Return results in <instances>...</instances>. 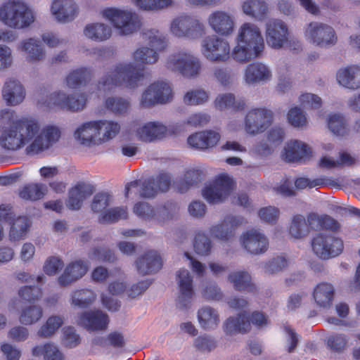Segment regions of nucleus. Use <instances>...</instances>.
I'll list each match as a JSON object with an SVG mask.
<instances>
[{"mask_svg":"<svg viewBox=\"0 0 360 360\" xmlns=\"http://www.w3.org/2000/svg\"><path fill=\"white\" fill-rule=\"evenodd\" d=\"M208 22L214 32L221 35H229L233 31V18L226 12L216 11L210 15Z\"/></svg>","mask_w":360,"mask_h":360,"instance_id":"nucleus-23","label":"nucleus"},{"mask_svg":"<svg viewBox=\"0 0 360 360\" xmlns=\"http://www.w3.org/2000/svg\"><path fill=\"white\" fill-rule=\"evenodd\" d=\"M166 67L184 77L195 78L200 75L202 65L200 59L191 52L179 51L168 56Z\"/></svg>","mask_w":360,"mask_h":360,"instance_id":"nucleus-5","label":"nucleus"},{"mask_svg":"<svg viewBox=\"0 0 360 360\" xmlns=\"http://www.w3.org/2000/svg\"><path fill=\"white\" fill-rule=\"evenodd\" d=\"M179 207L172 202H167L163 206L155 209V217L154 220L158 222H164L165 220L172 219L177 212Z\"/></svg>","mask_w":360,"mask_h":360,"instance_id":"nucleus-55","label":"nucleus"},{"mask_svg":"<svg viewBox=\"0 0 360 360\" xmlns=\"http://www.w3.org/2000/svg\"><path fill=\"white\" fill-rule=\"evenodd\" d=\"M111 195L107 192L96 193L91 203V209L94 212H102L110 204Z\"/></svg>","mask_w":360,"mask_h":360,"instance_id":"nucleus-60","label":"nucleus"},{"mask_svg":"<svg viewBox=\"0 0 360 360\" xmlns=\"http://www.w3.org/2000/svg\"><path fill=\"white\" fill-rule=\"evenodd\" d=\"M334 294L333 287L326 283L319 284L314 291V298L318 305L322 307H329Z\"/></svg>","mask_w":360,"mask_h":360,"instance_id":"nucleus-42","label":"nucleus"},{"mask_svg":"<svg viewBox=\"0 0 360 360\" xmlns=\"http://www.w3.org/2000/svg\"><path fill=\"white\" fill-rule=\"evenodd\" d=\"M215 106L219 110L233 109L234 110H243L245 102L242 98L236 99L233 94L228 93L219 94L215 99Z\"/></svg>","mask_w":360,"mask_h":360,"instance_id":"nucleus-41","label":"nucleus"},{"mask_svg":"<svg viewBox=\"0 0 360 360\" xmlns=\"http://www.w3.org/2000/svg\"><path fill=\"white\" fill-rule=\"evenodd\" d=\"M94 77L92 69L80 68L70 72L66 77V84L70 89H77L87 84Z\"/></svg>","mask_w":360,"mask_h":360,"instance_id":"nucleus-32","label":"nucleus"},{"mask_svg":"<svg viewBox=\"0 0 360 360\" xmlns=\"http://www.w3.org/2000/svg\"><path fill=\"white\" fill-rule=\"evenodd\" d=\"M143 76V70L138 69L132 63L116 64L99 79L97 84L98 95H105L118 86L135 89Z\"/></svg>","mask_w":360,"mask_h":360,"instance_id":"nucleus-2","label":"nucleus"},{"mask_svg":"<svg viewBox=\"0 0 360 360\" xmlns=\"http://www.w3.org/2000/svg\"><path fill=\"white\" fill-rule=\"evenodd\" d=\"M46 191V186L42 184H31L19 191V196L24 200H37L44 197Z\"/></svg>","mask_w":360,"mask_h":360,"instance_id":"nucleus-47","label":"nucleus"},{"mask_svg":"<svg viewBox=\"0 0 360 360\" xmlns=\"http://www.w3.org/2000/svg\"><path fill=\"white\" fill-rule=\"evenodd\" d=\"M88 255L91 259L102 262H113L115 259L114 253L110 249L104 247L93 248Z\"/></svg>","mask_w":360,"mask_h":360,"instance_id":"nucleus-61","label":"nucleus"},{"mask_svg":"<svg viewBox=\"0 0 360 360\" xmlns=\"http://www.w3.org/2000/svg\"><path fill=\"white\" fill-rule=\"evenodd\" d=\"M167 132V127L158 122H150L139 127L137 130L139 139L144 142H153L162 139Z\"/></svg>","mask_w":360,"mask_h":360,"instance_id":"nucleus-30","label":"nucleus"},{"mask_svg":"<svg viewBox=\"0 0 360 360\" xmlns=\"http://www.w3.org/2000/svg\"><path fill=\"white\" fill-rule=\"evenodd\" d=\"M224 328L225 333L230 335L248 332L250 328L249 315L243 311L236 317H229L225 321Z\"/></svg>","mask_w":360,"mask_h":360,"instance_id":"nucleus-33","label":"nucleus"},{"mask_svg":"<svg viewBox=\"0 0 360 360\" xmlns=\"http://www.w3.org/2000/svg\"><path fill=\"white\" fill-rule=\"evenodd\" d=\"M288 119L291 125L295 127H302L307 123V117L304 112L297 107L290 110Z\"/></svg>","mask_w":360,"mask_h":360,"instance_id":"nucleus-63","label":"nucleus"},{"mask_svg":"<svg viewBox=\"0 0 360 360\" xmlns=\"http://www.w3.org/2000/svg\"><path fill=\"white\" fill-rule=\"evenodd\" d=\"M267 10V5L264 1L249 0L245 1L243 5V11L245 14L259 20L265 16Z\"/></svg>","mask_w":360,"mask_h":360,"instance_id":"nucleus-46","label":"nucleus"},{"mask_svg":"<svg viewBox=\"0 0 360 360\" xmlns=\"http://www.w3.org/2000/svg\"><path fill=\"white\" fill-rule=\"evenodd\" d=\"M86 101L84 93L68 95L59 91L51 94L43 104L48 107L56 106L63 110L78 112L85 108Z\"/></svg>","mask_w":360,"mask_h":360,"instance_id":"nucleus-8","label":"nucleus"},{"mask_svg":"<svg viewBox=\"0 0 360 360\" xmlns=\"http://www.w3.org/2000/svg\"><path fill=\"white\" fill-rule=\"evenodd\" d=\"M133 212L139 218L152 220L155 217V208L146 202H138L133 207Z\"/></svg>","mask_w":360,"mask_h":360,"instance_id":"nucleus-57","label":"nucleus"},{"mask_svg":"<svg viewBox=\"0 0 360 360\" xmlns=\"http://www.w3.org/2000/svg\"><path fill=\"white\" fill-rule=\"evenodd\" d=\"M96 295L94 292L88 289L77 290L72 297V304L79 308L88 307L94 301Z\"/></svg>","mask_w":360,"mask_h":360,"instance_id":"nucleus-51","label":"nucleus"},{"mask_svg":"<svg viewBox=\"0 0 360 360\" xmlns=\"http://www.w3.org/2000/svg\"><path fill=\"white\" fill-rule=\"evenodd\" d=\"M228 279L236 290L252 293L257 291L256 286L251 282L250 275L246 271L233 272L229 275Z\"/></svg>","mask_w":360,"mask_h":360,"instance_id":"nucleus-39","label":"nucleus"},{"mask_svg":"<svg viewBox=\"0 0 360 360\" xmlns=\"http://www.w3.org/2000/svg\"><path fill=\"white\" fill-rule=\"evenodd\" d=\"M63 323V318L60 316H50L45 324L38 331L41 337L47 338L52 335Z\"/></svg>","mask_w":360,"mask_h":360,"instance_id":"nucleus-54","label":"nucleus"},{"mask_svg":"<svg viewBox=\"0 0 360 360\" xmlns=\"http://www.w3.org/2000/svg\"><path fill=\"white\" fill-rule=\"evenodd\" d=\"M311 247L319 257L328 259L340 255L343 251L344 244L340 238L319 233L312 239Z\"/></svg>","mask_w":360,"mask_h":360,"instance_id":"nucleus-9","label":"nucleus"},{"mask_svg":"<svg viewBox=\"0 0 360 360\" xmlns=\"http://www.w3.org/2000/svg\"><path fill=\"white\" fill-rule=\"evenodd\" d=\"M170 30L177 37L189 39L199 38L205 33L203 24L197 18L189 15H181L174 19Z\"/></svg>","mask_w":360,"mask_h":360,"instance_id":"nucleus-10","label":"nucleus"},{"mask_svg":"<svg viewBox=\"0 0 360 360\" xmlns=\"http://www.w3.org/2000/svg\"><path fill=\"white\" fill-rule=\"evenodd\" d=\"M337 79L343 86L356 89L360 87V67L352 65L340 70L337 73Z\"/></svg>","mask_w":360,"mask_h":360,"instance_id":"nucleus-31","label":"nucleus"},{"mask_svg":"<svg viewBox=\"0 0 360 360\" xmlns=\"http://www.w3.org/2000/svg\"><path fill=\"white\" fill-rule=\"evenodd\" d=\"M273 112L264 108H256L248 112L245 120V129L250 134L264 131L271 124Z\"/></svg>","mask_w":360,"mask_h":360,"instance_id":"nucleus-14","label":"nucleus"},{"mask_svg":"<svg viewBox=\"0 0 360 360\" xmlns=\"http://www.w3.org/2000/svg\"><path fill=\"white\" fill-rule=\"evenodd\" d=\"M18 295L26 302H34L42 297V292L38 286L25 285L19 289Z\"/></svg>","mask_w":360,"mask_h":360,"instance_id":"nucleus-58","label":"nucleus"},{"mask_svg":"<svg viewBox=\"0 0 360 360\" xmlns=\"http://www.w3.org/2000/svg\"><path fill=\"white\" fill-rule=\"evenodd\" d=\"M304 37L309 43L321 48L333 46L338 41L334 28L326 23L317 21L307 25Z\"/></svg>","mask_w":360,"mask_h":360,"instance_id":"nucleus-7","label":"nucleus"},{"mask_svg":"<svg viewBox=\"0 0 360 360\" xmlns=\"http://www.w3.org/2000/svg\"><path fill=\"white\" fill-rule=\"evenodd\" d=\"M34 20L32 11L20 1H8L0 8V20L10 27L24 28L28 27Z\"/></svg>","mask_w":360,"mask_h":360,"instance_id":"nucleus-4","label":"nucleus"},{"mask_svg":"<svg viewBox=\"0 0 360 360\" xmlns=\"http://www.w3.org/2000/svg\"><path fill=\"white\" fill-rule=\"evenodd\" d=\"M98 122L99 123L101 139H103V141L114 138L120 131V127L117 122L106 120H100Z\"/></svg>","mask_w":360,"mask_h":360,"instance_id":"nucleus-56","label":"nucleus"},{"mask_svg":"<svg viewBox=\"0 0 360 360\" xmlns=\"http://www.w3.org/2000/svg\"><path fill=\"white\" fill-rule=\"evenodd\" d=\"M143 39L147 41L150 49L157 53L164 51L168 46L167 37L155 30H148L143 32Z\"/></svg>","mask_w":360,"mask_h":360,"instance_id":"nucleus-40","label":"nucleus"},{"mask_svg":"<svg viewBox=\"0 0 360 360\" xmlns=\"http://www.w3.org/2000/svg\"><path fill=\"white\" fill-rule=\"evenodd\" d=\"M106 108L116 115H124L130 107L129 101L121 97H110L105 101Z\"/></svg>","mask_w":360,"mask_h":360,"instance_id":"nucleus-53","label":"nucleus"},{"mask_svg":"<svg viewBox=\"0 0 360 360\" xmlns=\"http://www.w3.org/2000/svg\"><path fill=\"white\" fill-rule=\"evenodd\" d=\"M89 269L88 264L82 260H77L69 264L63 274L58 278V283L65 287L86 274Z\"/></svg>","mask_w":360,"mask_h":360,"instance_id":"nucleus-27","label":"nucleus"},{"mask_svg":"<svg viewBox=\"0 0 360 360\" xmlns=\"http://www.w3.org/2000/svg\"><path fill=\"white\" fill-rule=\"evenodd\" d=\"M233 186L232 179L228 176L221 175L202 190V196L209 203H221L230 195Z\"/></svg>","mask_w":360,"mask_h":360,"instance_id":"nucleus-11","label":"nucleus"},{"mask_svg":"<svg viewBox=\"0 0 360 360\" xmlns=\"http://www.w3.org/2000/svg\"><path fill=\"white\" fill-rule=\"evenodd\" d=\"M51 13L60 22L72 21L78 14V7L73 0H54Z\"/></svg>","mask_w":360,"mask_h":360,"instance_id":"nucleus-21","label":"nucleus"},{"mask_svg":"<svg viewBox=\"0 0 360 360\" xmlns=\"http://www.w3.org/2000/svg\"><path fill=\"white\" fill-rule=\"evenodd\" d=\"M74 137L79 144L86 147L99 145L103 142L98 121H91L82 124L75 130Z\"/></svg>","mask_w":360,"mask_h":360,"instance_id":"nucleus-16","label":"nucleus"},{"mask_svg":"<svg viewBox=\"0 0 360 360\" xmlns=\"http://www.w3.org/2000/svg\"><path fill=\"white\" fill-rule=\"evenodd\" d=\"M139 187V195L142 198H154L158 194L154 178H148L140 183L139 180L132 181L125 186V196L128 197L131 188Z\"/></svg>","mask_w":360,"mask_h":360,"instance_id":"nucleus-34","label":"nucleus"},{"mask_svg":"<svg viewBox=\"0 0 360 360\" xmlns=\"http://www.w3.org/2000/svg\"><path fill=\"white\" fill-rule=\"evenodd\" d=\"M137 271L142 275L158 272L162 266V259L158 252L150 250L136 261Z\"/></svg>","mask_w":360,"mask_h":360,"instance_id":"nucleus-24","label":"nucleus"},{"mask_svg":"<svg viewBox=\"0 0 360 360\" xmlns=\"http://www.w3.org/2000/svg\"><path fill=\"white\" fill-rule=\"evenodd\" d=\"M22 49L27 53L28 62H39L44 59L46 51L41 41L30 38L22 42Z\"/></svg>","mask_w":360,"mask_h":360,"instance_id":"nucleus-35","label":"nucleus"},{"mask_svg":"<svg viewBox=\"0 0 360 360\" xmlns=\"http://www.w3.org/2000/svg\"><path fill=\"white\" fill-rule=\"evenodd\" d=\"M288 262L286 259L281 256H278L270 259L264 265V272L269 274H274L279 272L286 267Z\"/></svg>","mask_w":360,"mask_h":360,"instance_id":"nucleus-62","label":"nucleus"},{"mask_svg":"<svg viewBox=\"0 0 360 360\" xmlns=\"http://www.w3.org/2000/svg\"><path fill=\"white\" fill-rule=\"evenodd\" d=\"M102 15L108 20L121 35H129L141 27V20L137 14L117 8H108L102 11Z\"/></svg>","mask_w":360,"mask_h":360,"instance_id":"nucleus-6","label":"nucleus"},{"mask_svg":"<svg viewBox=\"0 0 360 360\" xmlns=\"http://www.w3.org/2000/svg\"><path fill=\"white\" fill-rule=\"evenodd\" d=\"M176 282L179 285L176 305L181 309L188 308L194 294L193 279L190 272L186 269L178 271L176 273Z\"/></svg>","mask_w":360,"mask_h":360,"instance_id":"nucleus-17","label":"nucleus"},{"mask_svg":"<svg viewBox=\"0 0 360 360\" xmlns=\"http://www.w3.org/2000/svg\"><path fill=\"white\" fill-rule=\"evenodd\" d=\"M11 224L9 232L11 240L16 241L24 239L30 225L28 219L26 217H19L15 220L13 219Z\"/></svg>","mask_w":360,"mask_h":360,"instance_id":"nucleus-44","label":"nucleus"},{"mask_svg":"<svg viewBox=\"0 0 360 360\" xmlns=\"http://www.w3.org/2000/svg\"><path fill=\"white\" fill-rule=\"evenodd\" d=\"M311 153L310 148L300 141L289 142L285 148V159L288 162H305Z\"/></svg>","mask_w":360,"mask_h":360,"instance_id":"nucleus-29","label":"nucleus"},{"mask_svg":"<svg viewBox=\"0 0 360 360\" xmlns=\"http://www.w3.org/2000/svg\"><path fill=\"white\" fill-rule=\"evenodd\" d=\"M208 99L207 94L203 90H195L188 92L184 96V102L188 105H200Z\"/></svg>","mask_w":360,"mask_h":360,"instance_id":"nucleus-64","label":"nucleus"},{"mask_svg":"<svg viewBox=\"0 0 360 360\" xmlns=\"http://www.w3.org/2000/svg\"><path fill=\"white\" fill-rule=\"evenodd\" d=\"M220 139L221 135L218 132L208 130L191 135L187 141L191 148L205 150L217 146Z\"/></svg>","mask_w":360,"mask_h":360,"instance_id":"nucleus-26","label":"nucleus"},{"mask_svg":"<svg viewBox=\"0 0 360 360\" xmlns=\"http://www.w3.org/2000/svg\"><path fill=\"white\" fill-rule=\"evenodd\" d=\"M245 221L242 217L229 215L221 224L213 226L210 232L214 238L227 241L233 237L235 229Z\"/></svg>","mask_w":360,"mask_h":360,"instance_id":"nucleus-18","label":"nucleus"},{"mask_svg":"<svg viewBox=\"0 0 360 360\" xmlns=\"http://www.w3.org/2000/svg\"><path fill=\"white\" fill-rule=\"evenodd\" d=\"M133 57L136 62L145 64H155L159 59L158 53L146 46L138 49L134 53Z\"/></svg>","mask_w":360,"mask_h":360,"instance_id":"nucleus-50","label":"nucleus"},{"mask_svg":"<svg viewBox=\"0 0 360 360\" xmlns=\"http://www.w3.org/2000/svg\"><path fill=\"white\" fill-rule=\"evenodd\" d=\"M271 78V72L263 63H255L250 64L245 70V80L248 84H256L269 81Z\"/></svg>","mask_w":360,"mask_h":360,"instance_id":"nucleus-28","label":"nucleus"},{"mask_svg":"<svg viewBox=\"0 0 360 360\" xmlns=\"http://www.w3.org/2000/svg\"><path fill=\"white\" fill-rule=\"evenodd\" d=\"M204 173L200 169H190L183 179L175 182V187L181 193L187 192L191 187L197 186L203 179Z\"/></svg>","mask_w":360,"mask_h":360,"instance_id":"nucleus-36","label":"nucleus"},{"mask_svg":"<svg viewBox=\"0 0 360 360\" xmlns=\"http://www.w3.org/2000/svg\"><path fill=\"white\" fill-rule=\"evenodd\" d=\"M243 245L249 253L260 255L268 250L269 240L264 233L251 229L243 236Z\"/></svg>","mask_w":360,"mask_h":360,"instance_id":"nucleus-19","label":"nucleus"},{"mask_svg":"<svg viewBox=\"0 0 360 360\" xmlns=\"http://www.w3.org/2000/svg\"><path fill=\"white\" fill-rule=\"evenodd\" d=\"M39 129L40 126L34 120H18L2 131L0 146L8 151H15L35 138L26 148L27 155H35L49 148L60 138V131L55 127L48 126L39 134Z\"/></svg>","mask_w":360,"mask_h":360,"instance_id":"nucleus-1","label":"nucleus"},{"mask_svg":"<svg viewBox=\"0 0 360 360\" xmlns=\"http://www.w3.org/2000/svg\"><path fill=\"white\" fill-rule=\"evenodd\" d=\"M202 53L210 60L224 62L230 56L229 44L216 36H208L202 41Z\"/></svg>","mask_w":360,"mask_h":360,"instance_id":"nucleus-12","label":"nucleus"},{"mask_svg":"<svg viewBox=\"0 0 360 360\" xmlns=\"http://www.w3.org/2000/svg\"><path fill=\"white\" fill-rule=\"evenodd\" d=\"M289 233L295 239L304 238L309 234L307 222L304 215L297 214L292 217Z\"/></svg>","mask_w":360,"mask_h":360,"instance_id":"nucleus-43","label":"nucleus"},{"mask_svg":"<svg viewBox=\"0 0 360 360\" xmlns=\"http://www.w3.org/2000/svg\"><path fill=\"white\" fill-rule=\"evenodd\" d=\"M266 34L268 45L274 49L280 50L285 47L290 32L283 21L272 19L266 24Z\"/></svg>","mask_w":360,"mask_h":360,"instance_id":"nucleus-15","label":"nucleus"},{"mask_svg":"<svg viewBox=\"0 0 360 360\" xmlns=\"http://www.w3.org/2000/svg\"><path fill=\"white\" fill-rule=\"evenodd\" d=\"M193 249L195 252L200 256L210 255L212 249L210 238L205 233H197L194 238Z\"/></svg>","mask_w":360,"mask_h":360,"instance_id":"nucleus-48","label":"nucleus"},{"mask_svg":"<svg viewBox=\"0 0 360 360\" xmlns=\"http://www.w3.org/2000/svg\"><path fill=\"white\" fill-rule=\"evenodd\" d=\"M2 97L7 105H16L25 99V91L18 80L10 79L4 84Z\"/></svg>","mask_w":360,"mask_h":360,"instance_id":"nucleus-25","label":"nucleus"},{"mask_svg":"<svg viewBox=\"0 0 360 360\" xmlns=\"http://www.w3.org/2000/svg\"><path fill=\"white\" fill-rule=\"evenodd\" d=\"M198 319L204 330L215 329L220 321L217 311L209 306L203 307L198 311Z\"/></svg>","mask_w":360,"mask_h":360,"instance_id":"nucleus-37","label":"nucleus"},{"mask_svg":"<svg viewBox=\"0 0 360 360\" xmlns=\"http://www.w3.org/2000/svg\"><path fill=\"white\" fill-rule=\"evenodd\" d=\"M172 96V89L169 83L158 81L151 84L143 92L141 104L144 108H150L158 103L167 102Z\"/></svg>","mask_w":360,"mask_h":360,"instance_id":"nucleus-13","label":"nucleus"},{"mask_svg":"<svg viewBox=\"0 0 360 360\" xmlns=\"http://www.w3.org/2000/svg\"><path fill=\"white\" fill-rule=\"evenodd\" d=\"M77 322L78 325L88 330H103L108 324V316L100 310L89 311L82 313L78 316Z\"/></svg>","mask_w":360,"mask_h":360,"instance_id":"nucleus-22","label":"nucleus"},{"mask_svg":"<svg viewBox=\"0 0 360 360\" xmlns=\"http://www.w3.org/2000/svg\"><path fill=\"white\" fill-rule=\"evenodd\" d=\"M264 48V39L259 29L253 24L245 23L239 30L231 56L236 61L245 63L259 57Z\"/></svg>","mask_w":360,"mask_h":360,"instance_id":"nucleus-3","label":"nucleus"},{"mask_svg":"<svg viewBox=\"0 0 360 360\" xmlns=\"http://www.w3.org/2000/svg\"><path fill=\"white\" fill-rule=\"evenodd\" d=\"M330 131L336 136H344L348 134L349 129L345 119L340 115H333L328 122Z\"/></svg>","mask_w":360,"mask_h":360,"instance_id":"nucleus-52","label":"nucleus"},{"mask_svg":"<svg viewBox=\"0 0 360 360\" xmlns=\"http://www.w3.org/2000/svg\"><path fill=\"white\" fill-rule=\"evenodd\" d=\"M43 316V309L39 305H30L24 307L20 314L19 321L25 326L32 325L38 322Z\"/></svg>","mask_w":360,"mask_h":360,"instance_id":"nucleus-45","label":"nucleus"},{"mask_svg":"<svg viewBox=\"0 0 360 360\" xmlns=\"http://www.w3.org/2000/svg\"><path fill=\"white\" fill-rule=\"evenodd\" d=\"M128 217L127 207H116L108 210L99 217L101 224H112L120 219H125Z\"/></svg>","mask_w":360,"mask_h":360,"instance_id":"nucleus-49","label":"nucleus"},{"mask_svg":"<svg viewBox=\"0 0 360 360\" xmlns=\"http://www.w3.org/2000/svg\"><path fill=\"white\" fill-rule=\"evenodd\" d=\"M95 191L94 185L83 181L78 182L69 191L67 207L72 210H79L84 200L91 196Z\"/></svg>","mask_w":360,"mask_h":360,"instance_id":"nucleus-20","label":"nucleus"},{"mask_svg":"<svg viewBox=\"0 0 360 360\" xmlns=\"http://www.w3.org/2000/svg\"><path fill=\"white\" fill-rule=\"evenodd\" d=\"M84 35L96 41H103L110 38L111 27L104 23L96 22L87 25L84 30Z\"/></svg>","mask_w":360,"mask_h":360,"instance_id":"nucleus-38","label":"nucleus"},{"mask_svg":"<svg viewBox=\"0 0 360 360\" xmlns=\"http://www.w3.org/2000/svg\"><path fill=\"white\" fill-rule=\"evenodd\" d=\"M140 8L146 11L162 9L172 4V0H133Z\"/></svg>","mask_w":360,"mask_h":360,"instance_id":"nucleus-59","label":"nucleus"}]
</instances>
